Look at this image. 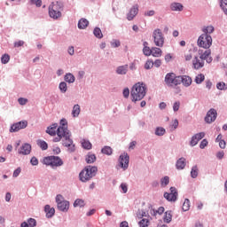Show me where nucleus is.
Returning a JSON list of instances; mask_svg holds the SVG:
<instances>
[{
  "label": "nucleus",
  "instance_id": "nucleus-51",
  "mask_svg": "<svg viewBox=\"0 0 227 227\" xmlns=\"http://www.w3.org/2000/svg\"><path fill=\"white\" fill-rule=\"evenodd\" d=\"M27 223H28V227H35L36 226V220L35 218H28L27 220Z\"/></svg>",
  "mask_w": 227,
  "mask_h": 227
},
{
  "label": "nucleus",
  "instance_id": "nucleus-43",
  "mask_svg": "<svg viewBox=\"0 0 227 227\" xmlns=\"http://www.w3.org/2000/svg\"><path fill=\"white\" fill-rule=\"evenodd\" d=\"M220 7L223 13L227 15V0H220Z\"/></svg>",
  "mask_w": 227,
  "mask_h": 227
},
{
  "label": "nucleus",
  "instance_id": "nucleus-34",
  "mask_svg": "<svg viewBox=\"0 0 227 227\" xmlns=\"http://www.w3.org/2000/svg\"><path fill=\"white\" fill-rule=\"evenodd\" d=\"M101 153H103L104 155H113V148H111V146L105 145L101 149Z\"/></svg>",
  "mask_w": 227,
  "mask_h": 227
},
{
  "label": "nucleus",
  "instance_id": "nucleus-57",
  "mask_svg": "<svg viewBox=\"0 0 227 227\" xmlns=\"http://www.w3.org/2000/svg\"><path fill=\"white\" fill-rule=\"evenodd\" d=\"M18 102H19L20 106H26V104H27V98H18Z\"/></svg>",
  "mask_w": 227,
  "mask_h": 227
},
{
  "label": "nucleus",
  "instance_id": "nucleus-25",
  "mask_svg": "<svg viewBox=\"0 0 227 227\" xmlns=\"http://www.w3.org/2000/svg\"><path fill=\"white\" fill-rule=\"evenodd\" d=\"M64 81L68 84H74L75 82V76L72 73H67L64 76Z\"/></svg>",
  "mask_w": 227,
  "mask_h": 227
},
{
  "label": "nucleus",
  "instance_id": "nucleus-24",
  "mask_svg": "<svg viewBox=\"0 0 227 227\" xmlns=\"http://www.w3.org/2000/svg\"><path fill=\"white\" fill-rule=\"evenodd\" d=\"M97 160V155L93 153H88V154L85 157V162L87 164H93Z\"/></svg>",
  "mask_w": 227,
  "mask_h": 227
},
{
  "label": "nucleus",
  "instance_id": "nucleus-22",
  "mask_svg": "<svg viewBox=\"0 0 227 227\" xmlns=\"http://www.w3.org/2000/svg\"><path fill=\"white\" fill-rule=\"evenodd\" d=\"M185 158L182 157L179 158L176 162V168L178 170L185 169V166H187V163L185 162Z\"/></svg>",
  "mask_w": 227,
  "mask_h": 227
},
{
  "label": "nucleus",
  "instance_id": "nucleus-41",
  "mask_svg": "<svg viewBox=\"0 0 227 227\" xmlns=\"http://www.w3.org/2000/svg\"><path fill=\"white\" fill-rule=\"evenodd\" d=\"M191 208V200L189 199H185L183 203V212H187Z\"/></svg>",
  "mask_w": 227,
  "mask_h": 227
},
{
  "label": "nucleus",
  "instance_id": "nucleus-52",
  "mask_svg": "<svg viewBox=\"0 0 227 227\" xmlns=\"http://www.w3.org/2000/svg\"><path fill=\"white\" fill-rule=\"evenodd\" d=\"M112 47L114 49L120 47L121 45V43L119 40L114 39L113 42L111 43Z\"/></svg>",
  "mask_w": 227,
  "mask_h": 227
},
{
  "label": "nucleus",
  "instance_id": "nucleus-30",
  "mask_svg": "<svg viewBox=\"0 0 227 227\" xmlns=\"http://www.w3.org/2000/svg\"><path fill=\"white\" fill-rule=\"evenodd\" d=\"M37 146H39V148H41V150L45 151V150H48L49 144H47V142H45V140L38 139Z\"/></svg>",
  "mask_w": 227,
  "mask_h": 227
},
{
  "label": "nucleus",
  "instance_id": "nucleus-8",
  "mask_svg": "<svg viewBox=\"0 0 227 227\" xmlns=\"http://www.w3.org/2000/svg\"><path fill=\"white\" fill-rule=\"evenodd\" d=\"M58 209L60 212H68L70 208V201L65 200V198H63V195L58 194L55 198Z\"/></svg>",
  "mask_w": 227,
  "mask_h": 227
},
{
  "label": "nucleus",
  "instance_id": "nucleus-56",
  "mask_svg": "<svg viewBox=\"0 0 227 227\" xmlns=\"http://www.w3.org/2000/svg\"><path fill=\"white\" fill-rule=\"evenodd\" d=\"M180 109V101H176L173 105V111L176 113Z\"/></svg>",
  "mask_w": 227,
  "mask_h": 227
},
{
  "label": "nucleus",
  "instance_id": "nucleus-44",
  "mask_svg": "<svg viewBox=\"0 0 227 227\" xmlns=\"http://www.w3.org/2000/svg\"><path fill=\"white\" fill-rule=\"evenodd\" d=\"M210 54H212V51L209 49H207L202 54H200V59L205 61V59H207V58H208V56H210Z\"/></svg>",
  "mask_w": 227,
  "mask_h": 227
},
{
  "label": "nucleus",
  "instance_id": "nucleus-15",
  "mask_svg": "<svg viewBox=\"0 0 227 227\" xmlns=\"http://www.w3.org/2000/svg\"><path fill=\"white\" fill-rule=\"evenodd\" d=\"M203 137H205V132L196 133L191 138L190 146H196V145H198V143H200Z\"/></svg>",
  "mask_w": 227,
  "mask_h": 227
},
{
  "label": "nucleus",
  "instance_id": "nucleus-7",
  "mask_svg": "<svg viewBox=\"0 0 227 227\" xmlns=\"http://www.w3.org/2000/svg\"><path fill=\"white\" fill-rule=\"evenodd\" d=\"M197 45L202 49H210L212 47V35L202 34L199 36Z\"/></svg>",
  "mask_w": 227,
  "mask_h": 227
},
{
  "label": "nucleus",
  "instance_id": "nucleus-17",
  "mask_svg": "<svg viewBox=\"0 0 227 227\" xmlns=\"http://www.w3.org/2000/svg\"><path fill=\"white\" fill-rule=\"evenodd\" d=\"M205 67V60L199 59L198 57H194L192 59V68L194 70H200Z\"/></svg>",
  "mask_w": 227,
  "mask_h": 227
},
{
  "label": "nucleus",
  "instance_id": "nucleus-37",
  "mask_svg": "<svg viewBox=\"0 0 227 227\" xmlns=\"http://www.w3.org/2000/svg\"><path fill=\"white\" fill-rule=\"evenodd\" d=\"M59 90L60 93H67V91L68 90V86L67 85V82H61L59 84Z\"/></svg>",
  "mask_w": 227,
  "mask_h": 227
},
{
  "label": "nucleus",
  "instance_id": "nucleus-31",
  "mask_svg": "<svg viewBox=\"0 0 227 227\" xmlns=\"http://www.w3.org/2000/svg\"><path fill=\"white\" fill-rule=\"evenodd\" d=\"M92 146L93 145H91V142H90V140H82V148H83L84 150H91Z\"/></svg>",
  "mask_w": 227,
  "mask_h": 227
},
{
  "label": "nucleus",
  "instance_id": "nucleus-23",
  "mask_svg": "<svg viewBox=\"0 0 227 227\" xmlns=\"http://www.w3.org/2000/svg\"><path fill=\"white\" fill-rule=\"evenodd\" d=\"M127 72H129V65L119 66L116 68V74L118 75H127Z\"/></svg>",
  "mask_w": 227,
  "mask_h": 227
},
{
  "label": "nucleus",
  "instance_id": "nucleus-1",
  "mask_svg": "<svg viewBox=\"0 0 227 227\" xmlns=\"http://www.w3.org/2000/svg\"><path fill=\"white\" fill-rule=\"evenodd\" d=\"M52 141L53 143H59V141H61L62 146L67 148L69 153H74V152H75V144H74V139H72L71 131L57 135Z\"/></svg>",
  "mask_w": 227,
  "mask_h": 227
},
{
  "label": "nucleus",
  "instance_id": "nucleus-5",
  "mask_svg": "<svg viewBox=\"0 0 227 227\" xmlns=\"http://www.w3.org/2000/svg\"><path fill=\"white\" fill-rule=\"evenodd\" d=\"M43 164H44L45 166H51L52 169H56V168H61L64 162L63 160L59 158V156L51 155L44 157L43 160Z\"/></svg>",
  "mask_w": 227,
  "mask_h": 227
},
{
  "label": "nucleus",
  "instance_id": "nucleus-21",
  "mask_svg": "<svg viewBox=\"0 0 227 227\" xmlns=\"http://www.w3.org/2000/svg\"><path fill=\"white\" fill-rule=\"evenodd\" d=\"M170 10L171 12H184V4L178 2H174L170 4Z\"/></svg>",
  "mask_w": 227,
  "mask_h": 227
},
{
  "label": "nucleus",
  "instance_id": "nucleus-40",
  "mask_svg": "<svg viewBox=\"0 0 227 227\" xmlns=\"http://www.w3.org/2000/svg\"><path fill=\"white\" fill-rule=\"evenodd\" d=\"M169 185V176H165L160 179V186L161 187H168Z\"/></svg>",
  "mask_w": 227,
  "mask_h": 227
},
{
  "label": "nucleus",
  "instance_id": "nucleus-12",
  "mask_svg": "<svg viewBox=\"0 0 227 227\" xmlns=\"http://www.w3.org/2000/svg\"><path fill=\"white\" fill-rule=\"evenodd\" d=\"M68 132H70V129H68V121L63 118L60 120L59 126L57 129V135L67 134Z\"/></svg>",
  "mask_w": 227,
  "mask_h": 227
},
{
  "label": "nucleus",
  "instance_id": "nucleus-45",
  "mask_svg": "<svg viewBox=\"0 0 227 227\" xmlns=\"http://www.w3.org/2000/svg\"><path fill=\"white\" fill-rule=\"evenodd\" d=\"M1 63L3 65H7V63H10V55L8 54H4L2 57H1Z\"/></svg>",
  "mask_w": 227,
  "mask_h": 227
},
{
  "label": "nucleus",
  "instance_id": "nucleus-47",
  "mask_svg": "<svg viewBox=\"0 0 227 227\" xmlns=\"http://www.w3.org/2000/svg\"><path fill=\"white\" fill-rule=\"evenodd\" d=\"M46 134H49V136L54 137L56 134H58V130L54 129H51V126H48L46 129Z\"/></svg>",
  "mask_w": 227,
  "mask_h": 227
},
{
  "label": "nucleus",
  "instance_id": "nucleus-54",
  "mask_svg": "<svg viewBox=\"0 0 227 227\" xmlns=\"http://www.w3.org/2000/svg\"><path fill=\"white\" fill-rule=\"evenodd\" d=\"M208 145V141L207 139H203L200 144V150H204L206 146Z\"/></svg>",
  "mask_w": 227,
  "mask_h": 227
},
{
  "label": "nucleus",
  "instance_id": "nucleus-53",
  "mask_svg": "<svg viewBox=\"0 0 227 227\" xmlns=\"http://www.w3.org/2000/svg\"><path fill=\"white\" fill-rule=\"evenodd\" d=\"M22 171V168H20V167L17 168L12 174L13 178H17L19 176V175H20Z\"/></svg>",
  "mask_w": 227,
  "mask_h": 227
},
{
  "label": "nucleus",
  "instance_id": "nucleus-3",
  "mask_svg": "<svg viewBox=\"0 0 227 227\" xmlns=\"http://www.w3.org/2000/svg\"><path fill=\"white\" fill-rule=\"evenodd\" d=\"M65 5L61 2H53L48 7V14L50 19L59 20L63 17V10Z\"/></svg>",
  "mask_w": 227,
  "mask_h": 227
},
{
  "label": "nucleus",
  "instance_id": "nucleus-35",
  "mask_svg": "<svg viewBox=\"0 0 227 227\" xmlns=\"http://www.w3.org/2000/svg\"><path fill=\"white\" fill-rule=\"evenodd\" d=\"M214 31H215L214 26L204 27L202 28V32L204 34H202V35H212V33H214Z\"/></svg>",
  "mask_w": 227,
  "mask_h": 227
},
{
  "label": "nucleus",
  "instance_id": "nucleus-49",
  "mask_svg": "<svg viewBox=\"0 0 227 227\" xmlns=\"http://www.w3.org/2000/svg\"><path fill=\"white\" fill-rule=\"evenodd\" d=\"M216 88L217 90H220V91L227 90L226 83L224 82H219L218 83H216Z\"/></svg>",
  "mask_w": 227,
  "mask_h": 227
},
{
  "label": "nucleus",
  "instance_id": "nucleus-33",
  "mask_svg": "<svg viewBox=\"0 0 227 227\" xmlns=\"http://www.w3.org/2000/svg\"><path fill=\"white\" fill-rule=\"evenodd\" d=\"M93 35H94V36H96V38H98L99 40L104 38V35L102 34V30L98 27H96L94 28Z\"/></svg>",
  "mask_w": 227,
  "mask_h": 227
},
{
  "label": "nucleus",
  "instance_id": "nucleus-38",
  "mask_svg": "<svg viewBox=\"0 0 227 227\" xmlns=\"http://www.w3.org/2000/svg\"><path fill=\"white\" fill-rule=\"evenodd\" d=\"M204 81H205V74H199L195 76L194 82H196V84H201Z\"/></svg>",
  "mask_w": 227,
  "mask_h": 227
},
{
  "label": "nucleus",
  "instance_id": "nucleus-4",
  "mask_svg": "<svg viewBox=\"0 0 227 227\" xmlns=\"http://www.w3.org/2000/svg\"><path fill=\"white\" fill-rule=\"evenodd\" d=\"M98 172V168L97 166H86L79 174V180L83 184L86 182H90L91 178L97 176V173Z\"/></svg>",
  "mask_w": 227,
  "mask_h": 227
},
{
  "label": "nucleus",
  "instance_id": "nucleus-46",
  "mask_svg": "<svg viewBox=\"0 0 227 227\" xmlns=\"http://www.w3.org/2000/svg\"><path fill=\"white\" fill-rule=\"evenodd\" d=\"M148 224H150V220L146 218H143L140 222H138L139 227H148Z\"/></svg>",
  "mask_w": 227,
  "mask_h": 227
},
{
  "label": "nucleus",
  "instance_id": "nucleus-42",
  "mask_svg": "<svg viewBox=\"0 0 227 227\" xmlns=\"http://www.w3.org/2000/svg\"><path fill=\"white\" fill-rule=\"evenodd\" d=\"M84 200L82 199H76L74 202V207H80L81 208H82V207H84Z\"/></svg>",
  "mask_w": 227,
  "mask_h": 227
},
{
  "label": "nucleus",
  "instance_id": "nucleus-10",
  "mask_svg": "<svg viewBox=\"0 0 227 227\" xmlns=\"http://www.w3.org/2000/svg\"><path fill=\"white\" fill-rule=\"evenodd\" d=\"M170 192H165L163 194V198L167 200V201H170V203H175L178 200V191L175 186H171L169 188Z\"/></svg>",
  "mask_w": 227,
  "mask_h": 227
},
{
  "label": "nucleus",
  "instance_id": "nucleus-62",
  "mask_svg": "<svg viewBox=\"0 0 227 227\" xmlns=\"http://www.w3.org/2000/svg\"><path fill=\"white\" fill-rule=\"evenodd\" d=\"M30 164L32 166H38V160L36 157H32L31 160H30Z\"/></svg>",
  "mask_w": 227,
  "mask_h": 227
},
{
  "label": "nucleus",
  "instance_id": "nucleus-20",
  "mask_svg": "<svg viewBox=\"0 0 227 227\" xmlns=\"http://www.w3.org/2000/svg\"><path fill=\"white\" fill-rule=\"evenodd\" d=\"M44 212L47 219H51V217H54V214H56V209H54V207H51L50 205H46L44 207Z\"/></svg>",
  "mask_w": 227,
  "mask_h": 227
},
{
  "label": "nucleus",
  "instance_id": "nucleus-36",
  "mask_svg": "<svg viewBox=\"0 0 227 227\" xmlns=\"http://www.w3.org/2000/svg\"><path fill=\"white\" fill-rule=\"evenodd\" d=\"M137 217L138 219H143V217H150V215L144 209H138L137 213Z\"/></svg>",
  "mask_w": 227,
  "mask_h": 227
},
{
  "label": "nucleus",
  "instance_id": "nucleus-27",
  "mask_svg": "<svg viewBox=\"0 0 227 227\" xmlns=\"http://www.w3.org/2000/svg\"><path fill=\"white\" fill-rule=\"evenodd\" d=\"M89 25H90V21L82 18L78 21V29H86Z\"/></svg>",
  "mask_w": 227,
  "mask_h": 227
},
{
  "label": "nucleus",
  "instance_id": "nucleus-19",
  "mask_svg": "<svg viewBox=\"0 0 227 227\" xmlns=\"http://www.w3.org/2000/svg\"><path fill=\"white\" fill-rule=\"evenodd\" d=\"M20 155H29L31 153V145L28 143L23 144L19 149Z\"/></svg>",
  "mask_w": 227,
  "mask_h": 227
},
{
  "label": "nucleus",
  "instance_id": "nucleus-58",
  "mask_svg": "<svg viewBox=\"0 0 227 227\" xmlns=\"http://www.w3.org/2000/svg\"><path fill=\"white\" fill-rule=\"evenodd\" d=\"M122 95L124 98H129V96L130 95V90H129V88H125L122 91Z\"/></svg>",
  "mask_w": 227,
  "mask_h": 227
},
{
  "label": "nucleus",
  "instance_id": "nucleus-64",
  "mask_svg": "<svg viewBox=\"0 0 227 227\" xmlns=\"http://www.w3.org/2000/svg\"><path fill=\"white\" fill-rule=\"evenodd\" d=\"M206 88L207 90H212V82L210 80L206 81Z\"/></svg>",
  "mask_w": 227,
  "mask_h": 227
},
{
  "label": "nucleus",
  "instance_id": "nucleus-63",
  "mask_svg": "<svg viewBox=\"0 0 227 227\" xmlns=\"http://www.w3.org/2000/svg\"><path fill=\"white\" fill-rule=\"evenodd\" d=\"M160 65H162V60L160 59H156L154 62H153V66L156 67V68H159L160 67Z\"/></svg>",
  "mask_w": 227,
  "mask_h": 227
},
{
  "label": "nucleus",
  "instance_id": "nucleus-55",
  "mask_svg": "<svg viewBox=\"0 0 227 227\" xmlns=\"http://www.w3.org/2000/svg\"><path fill=\"white\" fill-rule=\"evenodd\" d=\"M31 4H35L37 8H40L42 6V0H30Z\"/></svg>",
  "mask_w": 227,
  "mask_h": 227
},
{
  "label": "nucleus",
  "instance_id": "nucleus-61",
  "mask_svg": "<svg viewBox=\"0 0 227 227\" xmlns=\"http://www.w3.org/2000/svg\"><path fill=\"white\" fill-rule=\"evenodd\" d=\"M216 159L219 160H222V159H224V151H220L216 153Z\"/></svg>",
  "mask_w": 227,
  "mask_h": 227
},
{
  "label": "nucleus",
  "instance_id": "nucleus-14",
  "mask_svg": "<svg viewBox=\"0 0 227 227\" xmlns=\"http://www.w3.org/2000/svg\"><path fill=\"white\" fill-rule=\"evenodd\" d=\"M217 119V111L211 108L205 117L206 123H214V121Z\"/></svg>",
  "mask_w": 227,
  "mask_h": 227
},
{
  "label": "nucleus",
  "instance_id": "nucleus-13",
  "mask_svg": "<svg viewBox=\"0 0 227 227\" xmlns=\"http://www.w3.org/2000/svg\"><path fill=\"white\" fill-rule=\"evenodd\" d=\"M26 127H27V121H20L11 126L10 132H19V130H22Z\"/></svg>",
  "mask_w": 227,
  "mask_h": 227
},
{
  "label": "nucleus",
  "instance_id": "nucleus-26",
  "mask_svg": "<svg viewBox=\"0 0 227 227\" xmlns=\"http://www.w3.org/2000/svg\"><path fill=\"white\" fill-rule=\"evenodd\" d=\"M173 219V212L171 210L166 211L164 213L163 221L164 223H167V224H169Z\"/></svg>",
  "mask_w": 227,
  "mask_h": 227
},
{
  "label": "nucleus",
  "instance_id": "nucleus-16",
  "mask_svg": "<svg viewBox=\"0 0 227 227\" xmlns=\"http://www.w3.org/2000/svg\"><path fill=\"white\" fill-rule=\"evenodd\" d=\"M137 13H139V5L135 4L130 8L129 13L127 14V20H134V18L136 15H137Z\"/></svg>",
  "mask_w": 227,
  "mask_h": 227
},
{
  "label": "nucleus",
  "instance_id": "nucleus-48",
  "mask_svg": "<svg viewBox=\"0 0 227 227\" xmlns=\"http://www.w3.org/2000/svg\"><path fill=\"white\" fill-rule=\"evenodd\" d=\"M152 68H153V61L152 59H147L145 64V69L150 70Z\"/></svg>",
  "mask_w": 227,
  "mask_h": 227
},
{
  "label": "nucleus",
  "instance_id": "nucleus-59",
  "mask_svg": "<svg viewBox=\"0 0 227 227\" xmlns=\"http://www.w3.org/2000/svg\"><path fill=\"white\" fill-rule=\"evenodd\" d=\"M145 17H153L155 15V11L151 10V11H146L144 13Z\"/></svg>",
  "mask_w": 227,
  "mask_h": 227
},
{
  "label": "nucleus",
  "instance_id": "nucleus-2",
  "mask_svg": "<svg viewBox=\"0 0 227 227\" xmlns=\"http://www.w3.org/2000/svg\"><path fill=\"white\" fill-rule=\"evenodd\" d=\"M130 97L132 102H139L146 97V84L138 82L133 85L130 90Z\"/></svg>",
  "mask_w": 227,
  "mask_h": 227
},
{
  "label": "nucleus",
  "instance_id": "nucleus-32",
  "mask_svg": "<svg viewBox=\"0 0 227 227\" xmlns=\"http://www.w3.org/2000/svg\"><path fill=\"white\" fill-rule=\"evenodd\" d=\"M198 175H200V169L198 168V165H194L191 169V177L198 178Z\"/></svg>",
  "mask_w": 227,
  "mask_h": 227
},
{
  "label": "nucleus",
  "instance_id": "nucleus-11",
  "mask_svg": "<svg viewBox=\"0 0 227 227\" xmlns=\"http://www.w3.org/2000/svg\"><path fill=\"white\" fill-rule=\"evenodd\" d=\"M130 157L129 156V153H123L119 157V164L120 167L125 171L129 169V162Z\"/></svg>",
  "mask_w": 227,
  "mask_h": 227
},
{
  "label": "nucleus",
  "instance_id": "nucleus-50",
  "mask_svg": "<svg viewBox=\"0 0 227 227\" xmlns=\"http://www.w3.org/2000/svg\"><path fill=\"white\" fill-rule=\"evenodd\" d=\"M144 56H152V49L149 46L143 48Z\"/></svg>",
  "mask_w": 227,
  "mask_h": 227
},
{
  "label": "nucleus",
  "instance_id": "nucleus-28",
  "mask_svg": "<svg viewBox=\"0 0 227 227\" xmlns=\"http://www.w3.org/2000/svg\"><path fill=\"white\" fill-rule=\"evenodd\" d=\"M79 114H81V106H79V104H76L73 106L72 116L73 118H77Z\"/></svg>",
  "mask_w": 227,
  "mask_h": 227
},
{
  "label": "nucleus",
  "instance_id": "nucleus-39",
  "mask_svg": "<svg viewBox=\"0 0 227 227\" xmlns=\"http://www.w3.org/2000/svg\"><path fill=\"white\" fill-rule=\"evenodd\" d=\"M155 136L162 137L166 134V129L163 127H157L154 131Z\"/></svg>",
  "mask_w": 227,
  "mask_h": 227
},
{
  "label": "nucleus",
  "instance_id": "nucleus-60",
  "mask_svg": "<svg viewBox=\"0 0 227 227\" xmlns=\"http://www.w3.org/2000/svg\"><path fill=\"white\" fill-rule=\"evenodd\" d=\"M121 189L122 190L123 194H127L129 187L127 186L126 184H121Z\"/></svg>",
  "mask_w": 227,
  "mask_h": 227
},
{
  "label": "nucleus",
  "instance_id": "nucleus-18",
  "mask_svg": "<svg viewBox=\"0 0 227 227\" xmlns=\"http://www.w3.org/2000/svg\"><path fill=\"white\" fill-rule=\"evenodd\" d=\"M179 81H180V84L182 82V84L185 88H189V86L192 84V78H191V76L189 75H179Z\"/></svg>",
  "mask_w": 227,
  "mask_h": 227
},
{
  "label": "nucleus",
  "instance_id": "nucleus-6",
  "mask_svg": "<svg viewBox=\"0 0 227 227\" xmlns=\"http://www.w3.org/2000/svg\"><path fill=\"white\" fill-rule=\"evenodd\" d=\"M164 82L168 88H175L180 85V75H176L175 73H168L165 75Z\"/></svg>",
  "mask_w": 227,
  "mask_h": 227
},
{
  "label": "nucleus",
  "instance_id": "nucleus-29",
  "mask_svg": "<svg viewBox=\"0 0 227 227\" xmlns=\"http://www.w3.org/2000/svg\"><path fill=\"white\" fill-rule=\"evenodd\" d=\"M151 54L153 58H160L162 56V50H160V48L153 47Z\"/></svg>",
  "mask_w": 227,
  "mask_h": 227
},
{
  "label": "nucleus",
  "instance_id": "nucleus-9",
  "mask_svg": "<svg viewBox=\"0 0 227 227\" xmlns=\"http://www.w3.org/2000/svg\"><path fill=\"white\" fill-rule=\"evenodd\" d=\"M153 38L156 47H164V35L162 34V30H160V28L154 29L153 32Z\"/></svg>",
  "mask_w": 227,
  "mask_h": 227
}]
</instances>
